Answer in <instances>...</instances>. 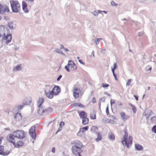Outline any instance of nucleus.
<instances>
[{"mask_svg": "<svg viewBox=\"0 0 156 156\" xmlns=\"http://www.w3.org/2000/svg\"><path fill=\"white\" fill-rule=\"evenodd\" d=\"M64 125V123L62 122H61L59 124V126L60 127H62Z\"/></svg>", "mask_w": 156, "mask_h": 156, "instance_id": "obj_49", "label": "nucleus"}, {"mask_svg": "<svg viewBox=\"0 0 156 156\" xmlns=\"http://www.w3.org/2000/svg\"><path fill=\"white\" fill-rule=\"evenodd\" d=\"M69 68L72 71L75 70L77 69V66L72 60H69L68 62V65L65 67V69L68 72L70 71Z\"/></svg>", "mask_w": 156, "mask_h": 156, "instance_id": "obj_6", "label": "nucleus"}, {"mask_svg": "<svg viewBox=\"0 0 156 156\" xmlns=\"http://www.w3.org/2000/svg\"><path fill=\"white\" fill-rule=\"evenodd\" d=\"M97 136H98V137L96 139V140L97 141H98L99 140H100L101 139L102 137H101V134L99 133H98L97 134Z\"/></svg>", "mask_w": 156, "mask_h": 156, "instance_id": "obj_34", "label": "nucleus"}, {"mask_svg": "<svg viewBox=\"0 0 156 156\" xmlns=\"http://www.w3.org/2000/svg\"><path fill=\"white\" fill-rule=\"evenodd\" d=\"M6 12H9V10L7 6L5 5H2L0 4V14H3Z\"/></svg>", "mask_w": 156, "mask_h": 156, "instance_id": "obj_10", "label": "nucleus"}, {"mask_svg": "<svg viewBox=\"0 0 156 156\" xmlns=\"http://www.w3.org/2000/svg\"><path fill=\"white\" fill-rule=\"evenodd\" d=\"M144 114L147 121H148L149 117L151 115H152L153 113L151 109H146L144 112Z\"/></svg>", "mask_w": 156, "mask_h": 156, "instance_id": "obj_11", "label": "nucleus"}, {"mask_svg": "<svg viewBox=\"0 0 156 156\" xmlns=\"http://www.w3.org/2000/svg\"><path fill=\"white\" fill-rule=\"evenodd\" d=\"M79 115L81 119H83L87 117L86 113L83 111H81L80 113L79 114Z\"/></svg>", "mask_w": 156, "mask_h": 156, "instance_id": "obj_23", "label": "nucleus"}, {"mask_svg": "<svg viewBox=\"0 0 156 156\" xmlns=\"http://www.w3.org/2000/svg\"><path fill=\"white\" fill-rule=\"evenodd\" d=\"M14 118L17 121L20 120L22 119V117L21 114L19 113H17L14 115Z\"/></svg>", "mask_w": 156, "mask_h": 156, "instance_id": "obj_20", "label": "nucleus"}, {"mask_svg": "<svg viewBox=\"0 0 156 156\" xmlns=\"http://www.w3.org/2000/svg\"><path fill=\"white\" fill-rule=\"evenodd\" d=\"M105 100V98L104 97L101 98L99 100V106L101 105V102H104Z\"/></svg>", "mask_w": 156, "mask_h": 156, "instance_id": "obj_36", "label": "nucleus"}, {"mask_svg": "<svg viewBox=\"0 0 156 156\" xmlns=\"http://www.w3.org/2000/svg\"><path fill=\"white\" fill-rule=\"evenodd\" d=\"M129 105L132 108L133 112L134 113H135L136 112V109L135 106L130 103L129 104Z\"/></svg>", "mask_w": 156, "mask_h": 156, "instance_id": "obj_29", "label": "nucleus"}, {"mask_svg": "<svg viewBox=\"0 0 156 156\" xmlns=\"http://www.w3.org/2000/svg\"><path fill=\"white\" fill-rule=\"evenodd\" d=\"M73 105L76 107H79L81 108H83L84 106L80 103H75L73 104Z\"/></svg>", "mask_w": 156, "mask_h": 156, "instance_id": "obj_28", "label": "nucleus"}, {"mask_svg": "<svg viewBox=\"0 0 156 156\" xmlns=\"http://www.w3.org/2000/svg\"><path fill=\"white\" fill-rule=\"evenodd\" d=\"M31 100L28 99V98H26L24 100L23 103V104L27 105L30 104L31 103Z\"/></svg>", "mask_w": 156, "mask_h": 156, "instance_id": "obj_24", "label": "nucleus"}, {"mask_svg": "<svg viewBox=\"0 0 156 156\" xmlns=\"http://www.w3.org/2000/svg\"><path fill=\"white\" fill-rule=\"evenodd\" d=\"M136 149L138 151H142L143 150V147L140 144H136L135 145Z\"/></svg>", "mask_w": 156, "mask_h": 156, "instance_id": "obj_22", "label": "nucleus"}, {"mask_svg": "<svg viewBox=\"0 0 156 156\" xmlns=\"http://www.w3.org/2000/svg\"><path fill=\"white\" fill-rule=\"evenodd\" d=\"M117 67V65L116 63H115L113 65V67L112 69V71H115V70L116 69Z\"/></svg>", "mask_w": 156, "mask_h": 156, "instance_id": "obj_38", "label": "nucleus"}, {"mask_svg": "<svg viewBox=\"0 0 156 156\" xmlns=\"http://www.w3.org/2000/svg\"><path fill=\"white\" fill-rule=\"evenodd\" d=\"M5 130H9V131H10V129H8L7 128H5L4 129Z\"/></svg>", "mask_w": 156, "mask_h": 156, "instance_id": "obj_64", "label": "nucleus"}, {"mask_svg": "<svg viewBox=\"0 0 156 156\" xmlns=\"http://www.w3.org/2000/svg\"><path fill=\"white\" fill-rule=\"evenodd\" d=\"M10 151H9L4 152V147L2 146H0V154L6 156L8 155Z\"/></svg>", "mask_w": 156, "mask_h": 156, "instance_id": "obj_13", "label": "nucleus"}, {"mask_svg": "<svg viewBox=\"0 0 156 156\" xmlns=\"http://www.w3.org/2000/svg\"><path fill=\"white\" fill-rule=\"evenodd\" d=\"M0 34L2 35V38L5 41L6 44L9 43L11 41L12 37L11 34L10 33L9 30L4 26L0 25Z\"/></svg>", "mask_w": 156, "mask_h": 156, "instance_id": "obj_2", "label": "nucleus"}, {"mask_svg": "<svg viewBox=\"0 0 156 156\" xmlns=\"http://www.w3.org/2000/svg\"><path fill=\"white\" fill-rule=\"evenodd\" d=\"M52 88V86L50 85H45L44 88V93L51 91Z\"/></svg>", "mask_w": 156, "mask_h": 156, "instance_id": "obj_18", "label": "nucleus"}, {"mask_svg": "<svg viewBox=\"0 0 156 156\" xmlns=\"http://www.w3.org/2000/svg\"><path fill=\"white\" fill-rule=\"evenodd\" d=\"M109 86V84H105L104 83H102V87H103L105 88L106 87H108Z\"/></svg>", "mask_w": 156, "mask_h": 156, "instance_id": "obj_42", "label": "nucleus"}, {"mask_svg": "<svg viewBox=\"0 0 156 156\" xmlns=\"http://www.w3.org/2000/svg\"><path fill=\"white\" fill-rule=\"evenodd\" d=\"M8 25L9 27L11 29H14L16 26V25L12 22H9Z\"/></svg>", "mask_w": 156, "mask_h": 156, "instance_id": "obj_21", "label": "nucleus"}, {"mask_svg": "<svg viewBox=\"0 0 156 156\" xmlns=\"http://www.w3.org/2000/svg\"><path fill=\"white\" fill-rule=\"evenodd\" d=\"M110 117L111 119H112L113 120L116 119L115 117L114 116L112 115Z\"/></svg>", "mask_w": 156, "mask_h": 156, "instance_id": "obj_58", "label": "nucleus"}, {"mask_svg": "<svg viewBox=\"0 0 156 156\" xmlns=\"http://www.w3.org/2000/svg\"><path fill=\"white\" fill-rule=\"evenodd\" d=\"M122 143L123 146H126L129 148L132 143V137L130 136L128 137V134L125 132V134L123 137V140L122 141Z\"/></svg>", "mask_w": 156, "mask_h": 156, "instance_id": "obj_4", "label": "nucleus"}, {"mask_svg": "<svg viewBox=\"0 0 156 156\" xmlns=\"http://www.w3.org/2000/svg\"><path fill=\"white\" fill-rule=\"evenodd\" d=\"M64 50L66 52H67L69 51V50L67 48H64Z\"/></svg>", "mask_w": 156, "mask_h": 156, "instance_id": "obj_61", "label": "nucleus"}, {"mask_svg": "<svg viewBox=\"0 0 156 156\" xmlns=\"http://www.w3.org/2000/svg\"><path fill=\"white\" fill-rule=\"evenodd\" d=\"M53 91L55 95H57L60 93V89L58 86H55L54 88H52Z\"/></svg>", "mask_w": 156, "mask_h": 156, "instance_id": "obj_15", "label": "nucleus"}, {"mask_svg": "<svg viewBox=\"0 0 156 156\" xmlns=\"http://www.w3.org/2000/svg\"><path fill=\"white\" fill-rule=\"evenodd\" d=\"M19 48V47L18 46H14L13 49L16 50H18Z\"/></svg>", "mask_w": 156, "mask_h": 156, "instance_id": "obj_51", "label": "nucleus"}, {"mask_svg": "<svg viewBox=\"0 0 156 156\" xmlns=\"http://www.w3.org/2000/svg\"><path fill=\"white\" fill-rule=\"evenodd\" d=\"M92 102L94 103L96 102V100L95 98L94 97L93 98Z\"/></svg>", "mask_w": 156, "mask_h": 156, "instance_id": "obj_55", "label": "nucleus"}, {"mask_svg": "<svg viewBox=\"0 0 156 156\" xmlns=\"http://www.w3.org/2000/svg\"><path fill=\"white\" fill-rule=\"evenodd\" d=\"M110 103H111V105H112V104H113V103H115V102H114V100H112V99H111L110 101Z\"/></svg>", "mask_w": 156, "mask_h": 156, "instance_id": "obj_57", "label": "nucleus"}, {"mask_svg": "<svg viewBox=\"0 0 156 156\" xmlns=\"http://www.w3.org/2000/svg\"><path fill=\"white\" fill-rule=\"evenodd\" d=\"M22 6L23 9V11L25 12H29V10L27 8V5L25 1H23Z\"/></svg>", "mask_w": 156, "mask_h": 156, "instance_id": "obj_17", "label": "nucleus"}, {"mask_svg": "<svg viewBox=\"0 0 156 156\" xmlns=\"http://www.w3.org/2000/svg\"><path fill=\"white\" fill-rule=\"evenodd\" d=\"M53 89L51 91L44 93V95L48 98L51 99L53 97L54 93L52 91Z\"/></svg>", "mask_w": 156, "mask_h": 156, "instance_id": "obj_14", "label": "nucleus"}, {"mask_svg": "<svg viewBox=\"0 0 156 156\" xmlns=\"http://www.w3.org/2000/svg\"><path fill=\"white\" fill-rule=\"evenodd\" d=\"M115 138L113 134H110L109 136V138L110 140H114Z\"/></svg>", "mask_w": 156, "mask_h": 156, "instance_id": "obj_41", "label": "nucleus"}, {"mask_svg": "<svg viewBox=\"0 0 156 156\" xmlns=\"http://www.w3.org/2000/svg\"><path fill=\"white\" fill-rule=\"evenodd\" d=\"M102 40V39L101 38H95L94 39V42L96 44L98 45Z\"/></svg>", "mask_w": 156, "mask_h": 156, "instance_id": "obj_30", "label": "nucleus"}, {"mask_svg": "<svg viewBox=\"0 0 156 156\" xmlns=\"http://www.w3.org/2000/svg\"><path fill=\"white\" fill-rule=\"evenodd\" d=\"M82 119V123L83 124L86 125L88 123L89 119L87 117L83 118Z\"/></svg>", "mask_w": 156, "mask_h": 156, "instance_id": "obj_26", "label": "nucleus"}, {"mask_svg": "<svg viewBox=\"0 0 156 156\" xmlns=\"http://www.w3.org/2000/svg\"><path fill=\"white\" fill-rule=\"evenodd\" d=\"M65 48L62 45H61L60 46V48L61 49H64Z\"/></svg>", "mask_w": 156, "mask_h": 156, "instance_id": "obj_59", "label": "nucleus"}, {"mask_svg": "<svg viewBox=\"0 0 156 156\" xmlns=\"http://www.w3.org/2000/svg\"><path fill=\"white\" fill-rule=\"evenodd\" d=\"M81 90L78 87H75L73 90V95L75 99L78 98L81 95Z\"/></svg>", "mask_w": 156, "mask_h": 156, "instance_id": "obj_8", "label": "nucleus"}, {"mask_svg": "<svg viewBox=\"0 0 156 156\" xmlns=\"http://www.w3.org/2000/svg\"><path fill=\"white\" fill-rule=\"evenodd\" d=\"M26 1L29 3H33L34 1V0H25Z\"/></svg>", "mask_w": 156, "mask_h": 156, "instance_id": "obj_50", "label": "nucleus"}, {"mask_svg": "<svg viewBox=\"0 0 156 156\" xmlns=\"http://www.w3.org/2000/svg\"><path fill=\"white\" fill-rule=\"evenodd\" d=\"M132 80H131V79L128 80H127V81L126 83V86H129L130 85L131 82Z\"/></svg>", "mask_w": 156, "mask_h": 156, "instance_id": "obj_40", "label": "nucleus"}, {"mask_svg": "<svg viewBox=\"0 0 156 156\" xmlns=\"http://www.w3.org/2000/svg\"><path fill=\"white\" fill-rule=\"evenodd\" d=\"M23 107H24V106H23V105H21V106H19V107L18 109V110H19L20 109V110H21V109H23Z\"/></svg>", "mask_w": 156, "mask_h": 156, "instance_id": "obj_54", "label": "nucleus"}, {"mask_svg": "<svg viewBox=\"0 0 156 156\" xmlns=\"http://www.w3.org/2000/svg\"><path fill=\"white\" fill-rule=\"evenodd\" d=\"M55 148L54 147H53L52 149V152L53 153H55Z\"/></svg>", "mask_w": 156, "mask_h": 156, "instance_id": "obj_56", "label": "nucleus"}, {"mask_svg": "<svg viewBox=\"0 0 156 156\" xmlns=\"http://www.w3.org/2000/svg\"><path fill=\"white\" fill-rule=\"evenodd\" d=\"M14 135L9 134L7 136V139L10 142L12 143L13 144L15 142V140L14 138Z\"/></svg>", "mask_w": 156, "mask_h": 156, "instance_id": "obj_12", "label": "nucleus"}, {"mask_svg": "<svg viewBox=\"0 0 156 156\" xmlns=\"http://www.w3.org/2000/svg\"><path fill=\"white\" fill-rule=\"evenodd\" d=\"M79 62L80 64L83 65H84V63L81 60L79 59Z\"/></svg>", "mask_w": 156, "mask_h": 156, "instance_id": "obj_53", "label": "nucleus"}, {"mask_svg": "<svg viewBox=\"0 0 156 156\" xmlns=\"http://www.w3.org/2000/svg\"><path fill=\"white\" fill-rule=\"evenodd\" d=\"M15 69L16 71H20L22 69V68L21 66L19 65H18L16 66L15 67Z\"/></svg>", "mask_w": 156, "mask_h": 156, "instance_id": "obj_35", "label": "nucleus"}, {"mask_svg": "<svg viewBox=\"0 0 156 156\" xmlns=\"http://www.w3.org/2000/svg\"><path fill=\"white\" fill-rule=\"evenodd\" d=\"M84 132L83 130L80 129L79 132L77 133V135L79 136L83 137L84 136Z\"/></svg>", "mask_w": 156, "mask_h": 156, "instance_id": "obj_27", "label": "nucleus"}, {"mask_svg": "<svg viewBox=\"0 0 156 156\" xmlns=\"http://www.w3.org/2000/svg\"><path fill=\"white\" fill-rule=\"evenodd\" d=\"M91 55H92L94 57V51H93L91 53Z\"/></svg>", "mask_w": 156, "mask_h": 156, "instance_id": "obj_63", "label": "nucleus"}, {"mask_svg": "<svg viewBox=\"0 0 156 156\" xmlns=\"http://www.w3.org/2000/svg\"><path fill=\"white\" fill-rule=\"evenodd\" d=\"M112 73L113 74V76L114 77H115V80L117 81V78L116 75L115 73V71H112Z\"/></svg>", "mask_w": 156, "mask_h": 156, "instance_id": "obj_45", "label": "nucleus"}, {"mask_svg": "<svg viewBox=\"0 0 156 156\" xmlns=\"http://www.w3.org/2000/svg\"><path fill=\"white\" fill-rule=\"evenodd\" d=\"M83 146V144L80 141H76L74 145L72 147V150L73 153L76 155L79 156L80 155V153L82 152L81 148Z\"/></svg>", "mask_w": 156, "mask_h": 156, "instance_id": "obj_3", "label": "nucleus"}, {"mask_svg": "<svg viewBox=\"0 0 156 156\" xmlns=\"http://www.w3.org/2000/svg\"><path fill=\"white\" fill-rule=\"evenodd\" d=\"M111 5L112 6H117L118 5V4L115 3V2L113 1H112L111 2Z\"/></svg>", "mask_w": 156, "mask_h": 156, "instance_id": "obj_37", "label": "nucleus"}, {"mask_svg": "<svg viewBox=\"0 0 156 156\" xmlns=\"http://www.w3.org/2000/svg\"><path fill=\"white\" fill-rule=\"evenodd\" d=\"M109 120V119L106 118H104L103 119V121L105 123H108V121Z\"/></svg>", "mask_w": 156, "mask_h": 156, "instance_id": "obj_46", "label": "nucleus"}, {"mask_svg": "<svg viewBox=\"0 0 156 156\" xmlns=\"http://www.w3.org/2000/svg\"><path fill=\"white\" fill-rule=\"evenodd\" d=\"M106 114L108 115L109 114V110H108V105L106 109Z\"/></svg>", "mask_w": 156, "mask_h": 156, "instance_id": "obj_48", "label": "nucleus"}, {"mask_svg": "<svg viewBox=\"0 0 156 156\" xmlns=\"http://www.w3.org/2000/svg\"><path fill=\"white\" fill-rule=\"evenodd\" d=\"M143 34V33L142 32H139L138 34V36H140L142 35Z\"/></svg>", "mask_w": 156, "mask_h": 156, "instance_id": "obj_62", "label": "nucleus"}, {"mask_svg": "<svg viewBox=\"0 0 156 156\" xmlns=\"http://www.w3.org/2000/svg\"><path fill=\"white\" fill-rule=\"evenodd\" d=\"M55 51H56L57 53L59 54H61L64 56H65V54H64L62 51L61 50L59 49H55Z\"/></svg>", "mask_w": 156, "mask_h": 156, "instance_id": "obj_32", "label": "nucleus"}, {"mask_svg": "<svg viewBox=\"0 0 156 156\" xmlns=\"http://www.w3.org/2000/svg\"><path fill=\"white\" fill-rule=\"evenodd\" d=\"M13 144L15 147L18 148L23 145V143L22 141H19L16 143L15 142Z\"/></svg>", "mask_w": 156, "mask_h": 156, "instance_id": "obj_19", "label": "nucleus"}, {"mask_svg": "<svg viewBox=\"0 0 156 156\" xmlns=\"http://www.w3.org/2000/svg\"><path fill=\"white\" fill-rule=\"evenodd\" d=\"M120 115L121 119L124 121L127 120L129 118V116L126 115L124 112H120Z\"/></svg>", "mask_w": 156, "mask_h": 156, "instance_id": "obj_16", "label": "nucleus"}, {"mask_svg": "<svg viewBox=\"0 0 156 156\" xmlns=\"http://www.w3.org/2000/svg\"><path fill=\"white\" fill-rule=\"evenodd\" d=\"M98 128L95 126H92L91 129V131L92 132L94 133L98 130Z\"/></svg>", "mask_w": 156, "mask_h": 156, "instance_id": "obj_33", "label": "nucleus"}, {"mask_svg": "<svg viewBox=\"0 0 156 156\" xmlns=\"http://www.w3.org/2000/svg\"><path fill=\"white\" fill-rule=\"evenodd\" d=\"M134 97L135 98V99L136 100H137V101L138 100V97L137 96L134 95Z\"/></svg>", "mask_w": 156, "mask_h": 156, "instance_id": "obj_60", "label": "nucleus"}, {"mask_svg": "<svg viewBox=\"0 0 156 156\" xmlns=\"http://www.w3.org/2000/svg\"><path fill=\"white\" fill-rule=\"evenodd\" d=\"M10 4L12 11L14 12H17L21 9L20 3L17 1H12L10 2Z\"/></svg>", "mask_w": 156, "mask_h": 156, "instance_id": "obj_5", "label": "nucleus"}, {"mask_svg": "<svg viewBox=\"0 0 156 156\" xmlns=\"http://www.w3.org/2000/svg\"><path fill=\"white\" fill-rule=\"evenodd\" d=\"M29 133L31 137L34 140L36 137V134L35 132V127L34 126H32L29 130Z\"/></svg>", "mask_w": 156, "mask_h": 156, "instance_id": "obj_9", "label": "nucleus"}, {"mask_svg": "<svg viewBox=\"0 0 156 156\" xmlns=\"http://www.w3.org/2000/svg\"><path fill=\"white\" fill-rule=\"evenodd\" d=\"M152 131L154 133H156V125H154L152 129Z\"/></svg>", "mask_w": 156, "mask_h": 156, "instance_id": "obj_39", "label": "nucleus"}, {"mask_svg": "<svg viewBox=\"0 0 156 156\" xmlns=\"http://www.w3.org/2000/svg\"><path fill=\"white\" fill-rule=\"evenodd\" d=\"M13 134L15 137L18 138L22 139L24 137V132L21 130H18L14 131L13 132Z\"/></svg>", "mask_w": 156, "mask_h": 156, "instance_id": "obj_7", "label": "nucleus"}, {"mask_svg": "<svg viewBox=\"0 0 156 156\" xmlns=\"http://www.w3.org/2000/svg\"><path fill=\"white\" fill-rule=\"evenodd\" d=\"M151 122L153 123H155L156 121V116H155L151 117L150 118Z\"/></svg>", "mask_w": 156, "mask_h": 156, "instance_id": "obj_31", "label": "nucleus"}, {"mask_svg": "<svg viewBox=\"0 0 156 156\" xmlns=\"http://www.w3.org/2000/svg\"><path fill=\"white\" fill-rule=\"evenodd\" d=\"M108 122H110L112 124H114L115 123V122L112 119H109V120L108 121Z\"/></svg>", "mask_w": 156, "mask_h": 156, "instance_id": "obj_47", "label": "nucleus"}, {"mask_svg": "<svg viewBox=\"0 0 156 156\" xmlns=\"http://www.w3.org/2000/svg\"><path fill=\"white\" fill-rule=\"evenodd\" d=\"M96 112L93 111V112L91 114L90 117L91 119H96Z\"/></svg>", "mask_w": 156, "mask_h": 156, "instance_id": "obj_25", "label": "nucleus"}, {"mask_svg": "<svg viewBox=\"0 0 156 156\" xmlns=\"http://www.w3.org/2000/svg\"><path fill=\"white\" fill-rule=\"evenodd\" d=\"M44 101V99L43 98H40L38 103L39 108L37 112L39 114L42 115L49 114L52 111V109L51 107H46L41 105Z\"/></svg>", "mask_w": 156, "mask_h": 156, "instance_id": "obj_1", "label": "nucleus"}, {"mask_svg": "<svg viewBox=\"0 0 156 156\" xmlns=\"http://www.w3.org/2000/svg\"><path fill=\"white\" fill-rule=\"evenodd\" d=\"M88 129V126H87L85 127H83L82 129H80L82 130H83V131L84 132V131L87 130Z\"/></svg>", "mask_w": 156, "mask_h": 156, "instance_id": "obj_43", "label": "nucleus"}, {"mask_svg": "<svg viewBox=\"0 0 156 156\" xmlns=\"http://www.w3.org/2000/svg\"><path fill=\"white\" fill-rule=\"evenodd\" d=\"M92 14L95 16H97L98 15V12L97 11H94L92 12Z\"/></svg>", "mask_w": 156, "mask_h": 156, "instance_id": "obj_44", "label": "nucleus"}, {"mask_svg": "<svg viewBox=\"0 0 156 156\" xmlns=\"http://www.w3.org/2000/svg\"><path fill=\"white\" fill-rule=\"evenodd\" d=\"M62 76L61 75H60L57 79V81H59L61 78L62 77Z\"/></svg>", "mask_w": 156, "mask_h": 156, "instance_id": "obj_52", "label": "nucleus"}]
</instances>
